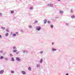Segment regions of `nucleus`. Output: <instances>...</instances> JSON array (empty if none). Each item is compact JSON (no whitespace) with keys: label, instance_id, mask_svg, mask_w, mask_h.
Masks as SVG:
<instances>
[{"label":"nucleus","instance_id":"39448f33","mask_svg":"<svg viewBox=\"0 0 75 75\" xmlns=\"http://www.w3.org/2000/svg\"><path fill=\"white\" fill-rule=\"evenodd\" d=\"M16 60L17 61H21V59H20V58L18 57H16Z\"/></svg>","mask_w":75,"mask_h":75},{"label":"nucleus","instance_id":"f03ea898","mask_svg":"<svg viewBox=\"0 0 75 75\" xmlns=\"http://www.w3.org/2000/svg\"><path fill=\"white\" fill-rule=\"evenodd\" d=\"M57 50V49L54 47H52L51 49V51H56Z\"/></svg>","mask_w":75,"mask_h":75},{"label":"nucleus","instance_id":"393cba45","mask_svg":"<svg viewBox=\"0 0 75 75\" xmlns=\"http://www.w3.org/2000/svg\"><path fill=\"white\" fill-rule=\"evenodd\" d=\"M11 14H13V13H14V12L13 11H11Z\"/></svg>","mask_w":75,"mask_h":75},{"label":"nucleus","instance_id":"f257e3e1","mask_svg":"<svg viewBox=\"0 0 75 75\" xmlns=\"http://www.w3.org/2000/svg\"><path fill=\"white\" fill-rule=\"evenodd\" d=\"M41 28V26H38L36 27V29L37 31H40Z\"/></svg>","mask_w":75,"mask_h":75},{"label":"nucleus","instance_id":"412c9836","mask_svg":"<svg viewBox=\"0 0 75 75\" xmlns=\"http://www.w3.org/2000/svg\"><path fill=\"white\" fill-rule=\"evenodd\" d=\"M13 37H16V34L14 33L13 35Z\"/></svg>","mask_w":75,"mask_h":75},{"label":"nucleus","instance_id":"ddd939ff","mask_svg":"<svg viewBox=\"0 0 75 75\" xmlns=\"http://www.w3.org/2000/svg\"><path fill=\"white\" fill-rule=\"evenodd\" d=\"M3 58H4V57L3 56H1V57H0V59H3Z\"/></svg>","mask_w":75,"mask_h":75},{"label":"nucleus","instance_id":"4c0bfd02","mask_svg":"<svg viewBox=\"0 0 75 75\" xmlns=\"http://www.w3.org/2000/svg\"><path fill=\"white\" fill-rule=\"evenodd\" d=\"M2 38V36H1V35H0V38Z\"/></svg>","mask_w":75,"mask_h":75},{"label":"nucleus","instance_id":"a878e982","mask_svg":"<svg viewBox=\"0 0 75 75\" xmlns=\"http://www.w3.org/2000/svg\"><path fill=\"white\" fill-rule=\"evenodd\" d=\"M13 49H14V50H15L16 49H17V48L16 47H13Z\"/></svg>","mask_w":75,"mask_h":75},{"label":"nucleus","instance_id":"2f4dec72","mask_svg":"<svg viewBox=\"0 0 75 75\" xmlns=\"http://www.w3.org/2000/svg\"><path fill=\"white\" fill-rule=\"evenodd\" d=\"M6 30L7 32H9V30H8V29H6Z\"/></svg>","mask_w":75,"mask_h":75},{"label":"nucleus","instance_id":"20e7f679","mask_svg":"<svg viewBox=\"0 0 75 75\" xmlns=\"http://www.w3.org/2000/svg\"><path fill=\"white\" fill-rule=\"evenodd\" d=\"M23 53H28V51L26 50H23Z\"/></svg>","mask_w":75,"mask_h":75},{"label":"nucleus","instance_id":"72a5a7b5","mask_svg":"<svg viewBox=\"0 0 75 75\" xmlns=\"http://www.w3.org/2000/svg\"><path fill=\"white\" fill-rule=\"evenodd\" d=\"M40 54H43V51H41V52H40Z\"/></svg>","mask_w":75,"mask_h":75},{"label":"nucleus","instance_id":"b1692460","mask_svg":"<svg viewBox=\"0 0 75 75\" xmlns=\"http://www.w3.org/2000/svg\"><path fill=\"white\" fill-rule=\"evenodd\" d=\"M64 13V11H60V13L61 14H62V13Z\"/></svg>","mask_w":75,"mask_h":75},{"label":"nucleus","instance_id":"c9c22d12","mask_svg":"<svg viewBox=\"0 0 75 75\" xmlns=\"http://www.w3.org/2000/svg\"><path fill=\"white\" fill-rule=\"evenodd\" d=\"M71 13H73V12H74V11H73L72 10H71Z\"/></svg>","mask_w":75,"mask_h":75},{"label":"nucleus","instance_id":"2eb2a0df","mask_svg":"<svg viewBox=\"0 0 75 75\" xmlns=\"http://www.w3.org/2000/svg\"><path fill=\"white\" fill-rule=\"evenodd\" d=\"M11 74H14V71L13 70H12L11 71Z\"/></svg>","mask_w":75,"mask_h":75},{"label":"nucleus","instance_id":"0eeeda50","mask_svg":"<svg viewBox=\"0 0 75 75\" xmlns=\"http://www.w3.org/2000/svg\"><path fill=\"white\" fill-rule=\"evenodd\" d=\"M21 73H22V74H23V75H25V74H26L25 73V72L24 71H21Z\"/></svg>","mask_w":75,"mask_h":75},{"label":"nucleus","instance_id":"f8f14e48","mask_svg":"<svg viewBox=\"0 0 75 75\" xmlns=\"http://www.w3.org/2000/svg\"><path fill=\"white\" fill-rule=\"evenodd\" d=\"M47 20L45 19L44 20V23L45 24L47 23Z\"/></svg>","mask_w":75,"mask_h":75},{"label":"nucleus","instance_id":"4be33fe9","mask_svg":"<svg viewBox=\"0 0 75 75\" xmlns=\"http://www.w3.org/2000/svg\"><path fill=\"white\" fill-rule=\"evenodd\" d=\"M0 53L1 54H3V50L0 51Z\"/></svg>","mask_w":75,"mask_h":75},{"label":"nucleus","instance_id":"f3484780","mask_svg":"<svg viewBox=\"0 0 75 75\" xmlns=\"http://www.w3.org/2000/svg\"><path fill=\"white\" fill-rule=\"evenodd\" d=\"M17 51V50H15L13 51V52L14 53L16 52V51Z\"/></svg>","mask_w":75,"mask_h":75},{"label":"nucleus","instance_id":"7ed1b4c3","mask_svg":"<svg viewBox=\"0 0 75 75\" xmlns=\"http://www.w3.org/2000/svg\"><path fill=\"white\" fill-rule=\"evenodd\" d=\"M4 72V71L3 70L0 71V74H3Z\"/></svg>","mask_w":75,"mask_h":75},{"label":"nucleus","instance_id":"f704fd0d","mask_svg":"<svg viewBox=\"0 0 75 75\" xmlns=\"http://www.w3.org/2000/svg\"><path fill=\"white\" fill-rule=\"evenodd\" d=\"M51 23V21H48V24H50V23Z\"/></svg>","mask_w":75,"mask_h":75},{"label":"nucleus","instance_id":"4468645a","mask_svg":"<svg viewBox=\"0 0 75 75\" xmlns=\"http://www.w3.org/2000/svg\"><path fill=\"white\" fill-rule=\"evenodd\" d=\"M11 61H14V59L13 57L11 58Z\"/></svg>","mask_w":75,"mask_h":75},{"label":"nucleus","instance_id":"6ab92c4d","mask_svg":"<svg viewBox=\"0 0 75 75\" xmlns=\"http://www.w3.org/2000/svg\"><path fill=\"white\" fill-rule=\"evenodd\" d=\"M19 53H20V52L18 51V52H16V55H18Z\"/></svg>","mask_w":75,"mask_h":75},{"label":"nucleus","instance_id":"37998d69","mask_svg":"<svg viewBox=\"0 0 75 75\" xmlns=\"http://www.w3.org/2000/svg\"><path fill=\"white\" fill-rule=\"evenodd\" d=\"M57 1H60V0H57Z\"/></svg>","mask_w":75,"mask_h":75},{"label":"nucleus","instance_id":"58836bf2","mask_svg":"<svg viewBox=\"0 0 75 75\" xmlns=\"http://www.w3.org/2000/svg\"><path fill=\"white\" fill-rule=\"evenodd\" d=\"M52 45H54V42H53L52 43Z\"/></svg>","mask_w":75,"mask_h":75},{"label":"nucleus","instance_id":"bb28decb","mask_svg":"<svg viewBox=\"0 0 75 75\" xmlns=\"http://www.w3.org/2000/svg\"><path fill=\"white\" fill-rule=\"evenodd\" d=\"M5 59L6 60V61H8V58H5Z\"/></svg>","mask_w":75,"mask_h":75},{"label":"nucleus","instance_id":"cd10ccee","mask_svg":"<svg viewBox=\"0 0 75 75\" xmlns=\"http://www.w3.org/2000/svg\"><path fill=\"white\" fill-rule=\"evenodd\" d=\"M28 27H29V28H32V26L29 25L28 26Z\"/></svg>","mask_w":75,"mask_h":75},{"label":"nucleus","instance_id":"a19ab883","mask_svg":"<svg viewBox=\"0 0 75 75\" xmlns=\"http://www.w3.org/2000/svg\"><path fill=\"white\" fill-rule=\"evenodd\" d=\"M66 75H69V74H68L67 73L66 74Z\"/></svg>","mask_w":75,"mask_h":75},{"label":"nucleus","instance_id":"c756f323","mask_svg":"<svg viewBox=\"0 0 75 75\" xmlns=\"http://www.w3.org/2000/svg\"><path fill=\"white\" fill-rule=\"evenodd\" d=\"M66 25H69V23H67L66 24Z\"/></svg>","mask_w":75,"mask_h":75},{"label":"nucleus","instance_id":"5701e85b","mask_svg":"<svg viewBox=\"0 0 75 75\" xmlns=\"http://www.w3.org/2000/svg\"><path fill=\"white\" fill-rule=\"evenodd\" d=\"M10 57H13V54H10Z\"/></svg>","mask_w":75,"mask_h":75},{"label":"nucleus","instance_id":"1a4fd4ad","mask_svg":"<svg viewBox=\"0 0 75 75\" xmlns=\"http://www.w3.org/2000/svg\"><path fill=\"white\" fill-rule=\"evenodd\" d=\"M28 70L29 71H31V68L30 67H28Z\"/></svg>","mask_w":75,"mask_h":75},{"label":"nucleus","instance_id":"6e6552de","mask_svg":"<svg viewBox=\"0 0 75 75\" xmlns=\"http://www.w3.org/2000/svg\"><path fill=\"white\" fill-rule=\"evenodd\" d=\"M43 62V59H41L40 60V61H39V62L40 63H42Z\"/></svg>","mask_w":75,"mask_h":75},{"label":"nucleus","instance_id":"423d86ee","mask_svg":"<svg viewBox=\"0 0 75 75\" xmlns=\"http://www.w3.org/2000/svg\"><path fill=\"white\" fill-rule=\"evenodd\" d=\"M40 67L41 65L40 64H36V67H37V68H40Z\"/></svg>","mask_w":75,"mask_h":75},{"label":"nucleus","instance_id":"7c9ffc66","mask_svg":"<svg viewBox=\"0 0 75 75\" xmlns=\"http://www.w3.org/2000/svg\"><path fill=\"white\" fill-rule=\"evenodd\" d=\"M30 10H32L33 8V7H30Z\"/></svg>","mask_w":75,"mask_h":75},{"label":"nucleus","instance_id":"473e14b6","mask_svg":"<svg viewBox=\"0 0 75 75\" xmlns=\"http://www.w3.org/2000/svg\"><path fill=\"white\" fill-rule=\"evenodd\" d=\"M20 31H21V32H23V30L22 29H21L20 30Z\"/></svg>","mask_w":75,"mask_h":75},{"label":"nucleus","instance_id":"c85d7f7f","mask_svg":"<svg viewBox=\"0 0 75 75\" xmlns=\"http://www.w3.org/2000/svg\"><path fill=\"white\" fill-rule=\"evenodd\" d=\"M50 27L51 28H53L54 27V26H53L52 25H51Z\"/></svg>","mask_w":75,"mask_h":75},{"label":"nucleus","instance_id":"dca6fc26","mask_svg":"<svg viewBox=\"0 0 75 75\" xmlns=\"http://www.w3.org/2000/svg\"><path fill=\"white\" fill-rule=\"evenodd\" d=\"M8 33H6V34H5L6 37H7V36H8Z\"/></svg>","mask_w":75,"mask_h":75},{"label":"nucleus","instance_id":"aec40b11","mask_svg":"<svg viewBox=\"0 0 75 75\" xmlns=\"http://www.w3.org/2000/svg\"><path fill=\"white\" fill-rule=\"evenodd\" d=\"M71 18H75V16H71Z\"/></svg>","mask_w":75,"mask_h":75},{"label":"nucleus","instance_id":"9b49d317","mask_svg":"<svg viewBox=\"0 0 75 75\" xmlns=\"http://www.w3.org/2000/svg\"><path fill=\"white\" fill-rule=\"evenodd\" d=\"M1 28L3 30H4L5 29H6V28L3 27H1Z\"/></svg>","mask_w":75,"mask_h":75},{"label":"nucleus","instance_id":"e433bc0d","mask_svg":"<svg viewBox=\"0 0 75 75\" xmlns=\"http://www.w3.org/2000/svg\"><path fill=\"white\" fill-rule=\"evenodd\" d=\"M1 16H2V14H1V13H0V17Z\"/></svg>","mask_w":75,"mask_h":75},{"label":"nucleus","instance_id":"a211bd4d","mask_svg":"<svg viewBox=\"0 0 75 75\" xmlns=\"http://www.w3.org/2000/svg\"><path fill=\"white\" fill-rule=\"evenodd\" d=\"M38 23V21H35V22L34 23V24H36V23Z\"/></svg>","mask_w":75,"mask_h":75},{"label":"nucleus","instance_id":"ea45409f","mask_svg":"<svg viewBox=\"0 0 75 75\" xmlns=\"http://www.w3.org/2000/svg\"><path fill=\"white\" fill-rule=\"evenodd\" d=\"M16 34H18V32H16Z\"/></svg>","mask_w":75,"mask_h":75},{"label":"nucleus","instance_id":"9d476101","mask_svg":"<svg viewBox=\"0 0 75 75\" xmlns=\"http://www.w3.org/2000/svg\"><path fill=\"white\" fill-rule=\"evenodd\" d=\"M48 6H50L51 7H53V5L52 4H48Z\"/></svg>","mask_w":75,"mask_h":75},{"label":"nucleus","instance_id":"79ce46f5","mask_svg":"<svg viewBox=\"0 0 75 75\" xmlns=\"http://www.w3.org/2000/svg\"><path fill=\"white\" fill-rule=\"evenodd\" d=\"M11 34H13V32H11Z\"/></svg>","mask_w":75,"mask_h":75}]
</instances>
